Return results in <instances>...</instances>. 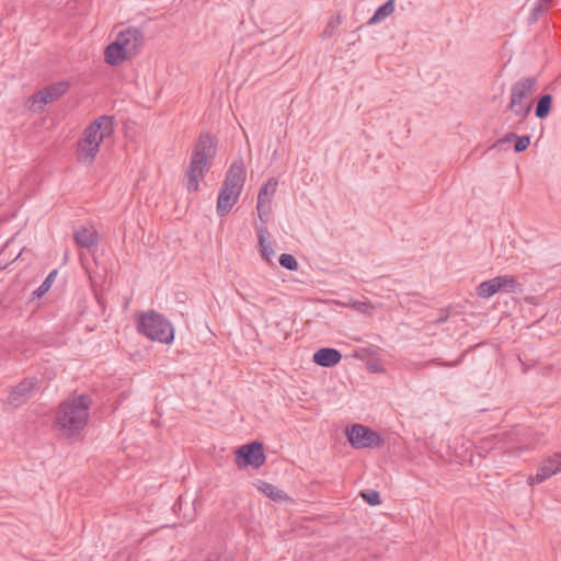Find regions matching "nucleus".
I'll list each match as a JSON object with an SVG mask.
<instances>
[{"label":"nucleus","mask_w":561,"mask_h":561,"mask_svg":"<svg viewBox=\"0 0 561 561\" xmlns=\"http://www.w3.org/2000/svg\"><path fill=\"white\" fill-rule=\"evenodd\" d=\"M344 306L351 307L352 309L366 314H370L375 309V306H373L369 301L359 300H352L348 304H344Z\"/></svg>","instance_id":"25"},{"label":"nucleus","mask_w":561,"mask_h":561,"mask_svg":"<svg viewBox=\"0 0 561 561\" xmlns=\"http://www.w3.org/2000/svg\"><path fill=\"white\" fill-rule=\"evenodd\" d=\"M91 399L80 394L61 402L56 411L55 425L64 436L78 435L87 425Z\"/></svg>","instance_id":"3"},{"label":"nucleus","mask_w":561,"mask_h":561,"mask_svg":"<svg viewBox=\"0 0 561 561\" xmlns=\"http://www.w3.org/2000/svg\"><path fill=\"white\" fill-rule=\"evenodd\" d=\"M217 151V139L209 134H201L193 147L188 165L185 170L188 192H197L199 182L211 168Z\"/></svg>","instance_id":"1"},{"label":"nucleus","mask_w":561,"mask_h":561,"mask_svg":"<svg viewBox=\"0 0 561 561\" xmlns=\"http://www.w3.org/2000/svg\"><path fill=\"white\" fill-rule=\"evenodd\" d=\"M278 182L275 178L268 179L260 188L257 199L272 203V198L276 192Z\"/></svg>","instance_id":"20"},{"label":"nucleus","mask_w":561,"mask_h":561,"mask_svg":"<svg viewBox=\"0 0 561 561\" xmlns=\"http://www.w3.org/2000/svg\"><path fill=\"white\" fill-rule=\"evenodd\" d=\"M511 138H516V142H515V151L516 152H523L524 150H526L530 144V137L525 135V136H516L514 133H511L508 135H506V137L504 138V140H510Z\"/></svg>","instance_id":"24"},{"label":"nucleus","mask_w":561,"mask_h":561,"mask_svg":"<svg viewBox=\"0 0 561 561\" xmlns=\"http://www.w3.org/2000/svg\"><path fill=\"white\" fill-rule=\"evenodd\" d=\"M114 133L112 117L102 115L89 124L79 137L76 146V157L79 163L92 164L95 160L101 144Z\"/></svg>","instance_id":"2"},{"label":"nucleus","mask_w":561,"mask_h":561,"mask_svg":"<svg viewBox=\"0 0 561 561\" xmlns=\"http://www.w3.org/2000/svg\"><path fill=\"white\" fill-rule=\"evenodd\" d=\"M417 369H422L424 367L435 365V366H442V367H455L458 365V360L455 362H443L440 358H432L430 360H426L424 363H415L414 364Z\"/></svg>","instance_id":"26"},{"label":"nucleus","mask_w":561,"mask_h":561,"mask_svg":"<svg viewBox=\"0 0 561 561\" xmlns=\"http://www.w3.org/2000/svg\"><path fill=\"white\" fill-rule=\"evenodd\" d=\"M360 495L369 505L375 506L381 503L380 494L377 491L362 492Z\"/></svg>","instance_id":"30"},{"label":"nucleus","mask_w":561,"mask_h":561,"mask_svg":"<svg viewBox=\"0 0 561 561\" xmlns=\"http://www.w3.org/2000/svg\"><path fill=\"white\" fill-rule=\"evenodd\" d=\"M257 241H259V252L262 260L267 264H273L274 259V249L273 242L270 240V232L266 226L257 225Z\"/></svg>","instance_id":"13"},{"label":"nucleus","mask_w":561,"mask_h":561,"mask_svg":"<svg viewBox=\"0 0 561 561\" xmlns=\"http://www.w3.org/2000/svg\"><path fill=\"white\" fill-rule=\"evenodd\" d=\"M496 277L500 283V291L515 293L519 288L518 280L515 276L503 275Z\"/></svg>","instance_id":"22"},{"label":"nucleus","mask_w":561,"mask_h":561,"mask_svg":"<svg viewBox=\"0 0 561 561\" xmlns=\"http://www.w3.org/2000/svg\"><path fill=\"white\" fill-rule=\"evenodd\" d=\"M137 330L151 341L171 344L174 340L173 325L163 314L154 310L141 312L138 316Z\"/></svg>","instance_id":"5"},{"label":"nucleus","mask_w":561,"mask_h":561,"mask_svg":"<svg viewBox=\"0 0 561 561\" xmlns=\"http://www.w3.org/2000/svg\"><path fill=\"white\" fill-rule=\"evenodd\" d=\"M75 241L78 247L90 249L99 241V236L93 227H81L75 232Z\"/></svg>","instance_id":"16"},{"label":"nucleus","mask_w":561,"mask_h":561,"mask_svg":"<svg viewBox=\"0 0 561 561\" xmlns=\"http://www.w3.org/2000/svg\"><path fill=\"white\" fill-rule=\"evenodd\" d=\"M561 472V453L549 457L538 469L536 476L527 479L529 485L540 484L550 477Z\"/></svg>","instance_id":"11"},{"label":"nucleus","mask_w":561,"mask_h":561,"mask_svg":"<svg viewBox=\"0 0 561 561\" xmlns=\"http://www.w3.org/2000/svg\"><path fill=\"white\" fill-rule=\"evenodd\" d=\"M266 460L262 443L252 442L236 450V465L239 468L252 467L259 469Z\"/></svg>","instance_id":"8"},{"label":"nucleus","mask_w":561,"mask_h":561,"mask_svg":"<svg viewBox=\"0 0 561 561\" xmlns=\"http://www.w3.org/2000/svg\"><path fill=\"white\" fill-rule=\"evenodd\" d=\"M56 274H57V271H53L48 274V276L45 278V280L39 285V287L34 293L37 297L43 296L44 294H46L49 290Z\"/></svg>","instance_id":"28"},{"label":"nucleus","mask_w":561,"mask_h":561,"mask_svg":"<svg viewBox=\"0 0 561 561\" xmlns=\"http://www.w3.org/2000/svg\"><path fill=\"white\" fill-rule=\"evenodd\" d=\"M541 10H542L541 4H537V5L534 8V10H533L534 15H536V14H537L538 12H540Z\"/></svg>","instance_id":"31"},{"label":"nucleus","mask_w":561,"mask_h":561,"mask_svg":"<svg viewBox=\"0 0 561 561\" xmlns=\"http://www.w3.org/2000/svg\"><path fill=\"white\" fill-rule=\"evenodd\" d=\"M537 90L535 77H524L511 88L508 110L520 118H526L533 108V96Z\"/></svg>","instance_id":"6"},{"label":"nucleus","mask_w":561,"mask_h":561,"mask_svg":"<svg viewBox=\"0 0 561 561\" xmlns=\"http://www.w3.org/2000/svg\"><path fill=\"white\" fill-rule=\"evenodd\" d=\"M127 59H131V57L117 38L106 46L104 50V60L106 64L117 66Z\"/></svg>","instance_id":"14"},{"label":"nucleus","mask_w":561,"mask_h":561,"mask_svg":"<svg viewBox=\"0 0 561 561\" xmlns=\"http://www.w3.org/2000/svg\"><path fill=\"white\" fill-rule=\"evenodd\" d=\"M256 488L260 492H262L264 495H266L273 501L280 502L288 500V495L284 491L279 490L277 486L268 482L259 481Z\"/></svg>","instance_id":"17"},{"label":"nucleus","mask_w":561,"mask_h":561,"mask_svg":"<svg viewBox=\"0 0 561 561\" xmlns=\"http://www.w3.org/2000/svg\"><path fill=\"white\" fill-rule=\"evenodd\" d=\"M552 105V96L550 94L542 95L537 103L535 114L538 118H545L549 115Z\"/></svg>","instance_id":"21"},{"label":"nucleus","mask_w":561,"mask_h":561,"mask_svg":"<svg viewBox=\"0 0 561 561\" xmlns=\"http://www.w3.org/2000/svg\"><path fill=\"white\" fill-rule=\"evenodd\" d=\"M393 11H394V0H388L386 3L380 5L375 11L373 16L368 20V24L373 25V24H377V23L383 21L386 18L391 15L393 13Z\"/></svg>","instance_id":"19"},{"label":"nucleus","mask_w":561,"mask_h":561,"mask_svg":"<svg viewBox=\"0 0 561 561\" xmlns=\"http://www.w3.org/2000/svg\"><path fill=\"white\" fill-rule=\"evenodd\" d=\"M206 561H218L217 559H208Z\"/></svg>","instance_id":"32"},{"label":"nucleus","mask_w":561,"mask_h":561,"mask_svg":"<svg viewBox=\"0 0 561 561\" xmlns=\"http://www.w3.org/2000/svg\"><path fill=\"white\" fill-rule=\"evenodd\" d=\"M345 434L350 444L356 449L378 448L383 444V438L376 431L362 424L346 427Z\"/></svg>","instance_id":"7"},{"label":"nucleus","mask_w":561,"mask_h":561,"mask_svg":"<svg viewBox=\"0 0 561 561\" xmlns=\"http://www.w3.org/2000/svg\"><path fill=\"white\" fill-rule=\"evenodd\" d=\"M245 174L242 161L233 162L229 167L217 198L216 210L220 217L229 214L238 203L245 183Z\"/></svg>","instance_id":"4"},{"label":"nucleus","mask_w":561,"mask_h":561,"mask_svg":"<svg viewBox=\"0 0 561 561\" xmlns=\"http://www.w3.org/2000/svg\"><path fill=\"white\" fill-rule=\"evenodd\" d=\"M342 359L341 353L335 348H320L313 355V362L322 367H333Z\"/></svg>","instance_id":"15"},{"label":"nucleus","mask_w":561,"mask_h":561,"mask_svg":"<svg viewBox=\"0 0 561 561\" xmlns=\"http://www.w3.org/2000/svg\"><path fill=\"white\" fill-rule=\"evenodd\" d=\"M279 264L288 271H296L298 268L297 260L291 254L287 253L279 256Z\"/></svg>","instance_id":"27"},{"label":"nucleus","mask_w":561,"mask_h":561,"mask_svg":"<svg viewBox=\"0 0 561 561\" xmlns=\"http://www.w3.org/2000/svg\"><path fill=\"white\" fill-rule=\"evenodd\" d=\"M271 204L272 203H267L265 201L257 199L256 210H257L259 218L261 220L260 225L266 226V222H267L268 217L272 211Z\"/></svg>","instance_id":"23"},{"label":"nucleus","mask_w":561,"mask_h":561,"mask_svg":"<svg viewBox=\"0 0 561 561\" xmlns=\"http://www.w3.org/2000/svg\"><path fill=\"white\" fill-rule=\"evenodd\" d=\"M68 89H69V83L67 81H59V82L53 83V84L46 87L45 89L34 93L30 98V102L32 103V105L48 104V103L59 99L60 96H62L68 91Z\"/></svg>","instance_id":"10"},{"label":"nucleus","mask_w":561,"mask_h":561,"mask_svg":"<svg viewBox=\"0 0 561 561\" xmlns=\"http://www.w3.org/2000/svg\"><path fill=\"white\" fill-rule=\"evenodd\" d=\"M341 24V18L340 16H336V18H332L329 20L322 35L323 37H330L333 35V33L335 32V30L339 27V25Z\"/></svg>","instance_id":"29"},{"label":"nucleus","mask_w":561,"mask_h":561,"mask_svg":"<svg viewBox=\"0 0 561 561\" xmlns=\"http://www.w3.org/2000/svg\"><path fill=\"white\" fill-rule=\"evenodd\" d=\"M116 38L121 42L131 58L139 53L145 43V35L137 27H127L121 31Z\"/></svg>","instance_id":"9"},{"label":"nucleus","mask_w":561,"mask_h":561,"mask_svg":"<svg viewBox=\"0 0 561 561\" xmlns=\"http://www.w3.org/2000/svg\"><path fill=\"white\" fill-rule=\"evenodd\" d=\"M497 291H500V283L497 280V277H494V278H491L489 280L482 282L477 287V295L480 298H484V299L490 298L491 296H493Z\"/></svg>","instance_id":"18"},{"label":"nucleus","mask_w":561,"mask_h":561,"mask_svg":"<svg viewBox=\"0 0 561 561\" xmlns=\"http://www.w3.org/2000/svg\"><path fill=\"white\" fill-rule=\"evenodd\" d=\"M36 378H25L10 391L7 403L18 408L22 405L36 389Z\"/></svg>","instance_id":"12"}]
</instances>
